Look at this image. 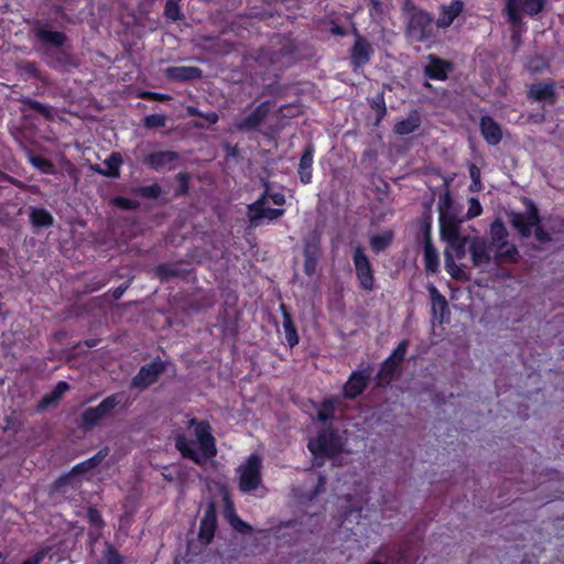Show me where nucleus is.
Segmentation results:
<instances>
[{"label":"nucleus","mask_w":564,"mask_h":564,"mask_svg":"<svg viewBox=\"0 0 564 564\" xmlns=\"http://www.w3.org/2000/svg\"><path fill=\"white\" fill-rule=\"evenodd\" d=\"M187 426L194 430L193 434L196 441L189 440L184 433H178L174 438L175 448L183 458L203 466L217 455L216 438L213 435L212 426L208 421L196 417L189 419Z\"/></svg>","instance_id":"nucleus-1"},{"label":"nucleus","mask_w":564,"mask_h":564,"mask_svg":"<svg viewBox=\"0 0 564 564\" xmlns=\"http://www.w3.org/2000/svg\"><path fill=\"white\" fill-rule=\"evenodd\" d=\"M402 12L406 19L404 35L410 43H435L438 28L432 12L416 6L412 0H404Z\"/></svg>","instance_id":"nucleus-2"},{"label":"nucleus","mask_w":564,"mask_h":564,"mask_svg":"<svg viewBox=\"0 0 564 564\" xmlns=\"http://www.w3.org/2000/svg\"><path fill=\"white\" fill-rule=\"evenodd\" d=\"M307 448L318 467L323 466L325 459H333L340 455L344 449L341 437L333 425L318 430L316 435L308 440Z\"/></svg>","instance_id":"nucleus-3"},{"label":"nucleus","mask_w":564,"mask_h":564,"mask_svg":"<svg viewBox=\"0 0 564 564\" xmlns=\"http://www.w3.org/2000/svg\"><path fill=\"white\" fill-rule=\"evenodd\" d=\"M351 260L358 288L366 292L375 291L377 289V280L373 264L362 245L357 243L352 247Z\"/></svg>","instance_id":"nucleus-4"},{"label":"nucleus","mask_w":564,"mask_h":564,"mask_svg":"<svg viewBox=\"0 0 564 564\" xmlns=\"http://www.w3.org/2000/svg\"><path fill=\"white\" fill-rule=\"evenodd\" d=\"M522 203L525 206V210L523 213L511 212L509 220L522 238H529L532 235L533 227L541 223V215L538 206L531 198L523 197Z\"/></svg>","instance_id":"nucleus-5"},{"label":"nucleus","mask_w":564,"mask_h":564,"mask_svg":"<svg viewBox=\"0 0 564 564\" xmlns=\"http://www.w3.org/2000/svg\"><path fill=\"white\" fill-rule=\"evenodd\" d=\"M122 399L123 395L121 393H112L105 398L97 406L87 408L82 413V427L88 431L99 425L122 402Z\"/></svg>","instance_id":"nucleus-6"},{"label":"nucleus","mask_w":564,"mask_h":564,"mask_svg":"<svg viewBox=\"0 0 564 564\" xmlns=\"http://www.w3.org/2000/svg\"><path fill=\"white\" fill-rule=\"evenodd\" d=\"M373 368L369 362H361L354 370L343 386V397L355 400L361 395L370 384Z\"/></svg>","instance_id":"nucleus-7"},{"label":"nucleus","mask_w":564,"mask_h":564,"mask_svg":"<svg viewBox=\"0 0 564 564\" xmlns=\"http://www.w3.org/2000/svg\"><path fill=\"white\" fill-rule=\"evenodd\" d=\"M262 459L258 454H251L239 470V489L242 492H252L261 485Z\"/></svg>","instance_id":"nucleus-8"},{"label":"nucleus","mask_w":564,"mask_h":564,"mask_svg":"<svg viewBox=\"0 0 564 564\" xmlns=\"http://www.w3.org/2000/svg\"><path fill=\"white\" fill-rule=\"evenodd\" d=\"M166 366L167 362L160 357L141 366L138 373L131 379V388L147 390L165 372Z\"/></svg>","instance_id":"nucleus-9"},{"label":"nucleus","mask_w":564,"mask_h":564,"mask_svg":"<svg viewBox=\"0 0 564 564\" xmlns=\"http://www.w3.org/2000/svg\"><path fill=\"white\" fill-rule=\"evenodd\" d=\"M108 454H109L108 447H104V448L99 449L90 458L76 464L68 474L59 476L54 481V484H53L54 490H61L62 487L66 486L69 482V480L73 476L84 475V474L95 469L96 467H98L102 463V460L108 456Z\"/></svg>","instance_id":"nucleus-10"},{"label":"nucleus","mask_w":564,"mask_h":564,"mask_svg":"<svg viewBox=\"0 0 564 564\" xmlns=\"http://www.w3.org/2000/svg\"><path fill=\"white\" fill-rule=\"evenodd\" d=\"M525 95L531 102H546L550 106H554L558 99L556 83L553 79L527 85Z\"/></svg>","instance_id":"nucleus-11"},{"label":"nucleus","mask_w":564,"mask_h":564,"mask_svg":"<svg viewBox=\"0 0 564 564\" xmlns=\"http://www.w3.org/2000/svg\"><path fill=\"white\" fill-rule=\"evenodd\" d=\"M303 256L304 273L307 276H313L316 273L317 264L322 256L321 237L316 232L310 234L304 239Z\"/></svg>","instance_id":"nucleus-12"},{"label":"nucleus","mask_w":564,"mask_h":564,"mask_svg":"<svg viewBox=\"0 0 564 564\" xmlns=\"http://www.w3.org/2000/svg\"><path fill=\"white\" fill-rule=\"evenodd\" d=\"M426 59L427 64L423 67V74L429 79L444 82L448 78V73L455 68L452 61L441 58L435 54H429Z\"/></svg>","instance_id":"nucleus-13"},{"label":"nucleus","mask_w":564,"mask_h":564,"mask_svg":"<svg viewBox=\"0 0 564 564\" xmlns=\"http://www.w3.org/2000/svg\"><path fill=\"white\" fill-rule=\"evenodd\" d=\"M181 159L176 151L163 150L154 151L145 155L143 163L151 170L162 172L171 171L175 167V163Z\"/></svg>","instance_id":"nucleus-14"},{"label":"nucleus","mask_w":564,"mask_h":564,"mask_svg":"<svg viewBox=\"0 0 564 564\" xmlns=\"http://www.w3.org/2000/svg\"><path fill=\"white\" fill-rule=\"evenodd\" d=\"M272 108L270 100L260 102L250 115L240 119L236 123V128L239 131H253L257 130L267 119Z\"/></svg>","instance_id":"nucleus-15"},{"label":"nucleus","mask_w":564,"mask_h":564,"mask_svg":"<svg viewBox=\"0 0 564 564\" xmlns=\"http://www.w3.org/2000/svg\"><path fill=\"white\" fill-rule=\"evenodd\" d=\"M217 510L214 502H209L199 523L198 539L203 544H209L217 529Z\"/></svg>","instance_id":"nucleus-16"},{"label":"nucleus","mask_w":564,"mask_h":564,"mask_svg":"<svg viewBox=\"0 0 564 564\" xmlns=\"http://www.w3.org/2000/svg\"><path fill=\"white\" fill-rule=\"evenodd\" d=\"M373 54L371 44L357 33L355 43L350 50V65L354 72L369 63Z\"/></svg>","instance_id":"nucleus-17"},{"label":"nucleus","mask_w":564,"mask_h":564,"mask_svg":"<svg viewBox=\"0 0 564 564\" xmlns=\"http://www.w3.org/2000/svg\"><path fill=\"white\" fill-rule=\"evenodd\" d=\"M32 32L35 39L44 46L59 48L65 45L67 36L62 31H53L36 21L33 25Z\"/></svg>","instance_id":"nucleus-18"},{"label":"nucleus","mask_w":564,"mask_h":564,"mask_svg":"<svg viewBox=\"0 0 564 564\" xmlns=\"http://www.w3.org/2000/svg\"><path fill=\"white\" fill-rule=\"evenodd\" d=\"M163 73L167 80L174 83H185L203 78V70L197 66H169Z\"/></svg>","instance_id":"nucleus-19"},{"label":"nucleus","mask_w":564,"mask_h":564,"mask_svg":"<svg viewBox=\"0 0 564 564\" xmlns=\"http://www.w3.org/2000/svg\"><path fill=\"white\" fill-rule=\"evenodd\" d=\"M479 130L484 140L489 145H498L503 138L501 126L489 115L481 116L479 120Z\"/></svg>","instance_id":"nucleus-20"},{"label":"nucleus","mask_w":564,"mask_h":564,"mask_svg":"<svg viewBox=\"0 0 564 564\" xmlns=\"http://www.w3.org/2000/svg\"><path fill=\"white\" fill-rule=\"evenodd\" d=\"M464 2L462 0H452L448 6L440 7V14L436 22L438 29H447L464 11Z\"/></svg>","instance_id":"nucleus-21"},{"label":"nucleus","mask_w":564,"mask_h":564,"mask_svg":"<svg viewBox=\"0 0 564 564\" xmlns=\"http://www.w3.org/2000/svg\"><path fill=\"white\" fill-rule=\"evenodd\" d=\"M315 153V147L312 142H308L300 158L297 165V174L302 184H310L313 180V158Z\"/></svg>","instance_id":"nucleus-22"},{"label":"nucleus","mask_w":564,"mask_h":564,"mask_svg":"<svg viewBox=\"0 0 564 564\" xmlns=\"http://www.w3.org/2000/svg\"><path fill=\"white\" fill-rule=\"evenodd\" d=\"M432 300V315L438 324H443L445 317L449 315L448 303L446 297L433 284L429 288Z\"/></svg>","instance_id":"nucleus-23"},{"label":"nucleus","mask_w":564,"mask_h":564,"mask_svg":"<svg viewBox=\"0 0 564 564\" xmlns=\"http://www.w3.org/2000/svg\"><path fill=\"white\" fill-rule=\"evenodd\" d=\"M399 364H395L390 359L386 358L380 364L379 370L375 377V386L377 388L388 387L399 372Z\"/></svg>","instance_id":"nucleus-24"},{"label":"nucleus","mask_w":564,"mask_h":564,"mask_svg":"<svg viewBox=\"0 0 564 564\" xmlns=\"http://www.w3.org/2000/svg\"><path fill=\"white\" fill-rule=\"evenodd\" d=\"M280 311L282 314V325L286 344L289 345L290 348H293L299 344L300 340L297 328L293 321L292 314L290 313L288 306L284 303L280 305Z\"/></svg>","instance_id":"nucleus-25"},{"label":"nucleus","mask_w":564,"mask_h":564,"mask_svg":"<svg viewBox=\"0 0 564 564\" xmlns=\"http://www.w3.org/2000/svg\"><path fill=\"white\" fill-rule=\"evenodd\" d=\"M471 261L475 267L488 264L491 260L489 248L485 239L474 238L469 245Z\"/></svg>","instance_id":"nucleus-26"},{"label":"nucleus","mask_w":564,"mask_h":564,"mask_svg":"<svg viewBox=\"0 0 564 564\" xmlns=\"http://www.w3.org/2000/svg\"><path fill=\"white\" fill-rule=\"evenodd\" d=\"M154 273L161 282H166L172 278L186 279L191 270L182 269L177 264L160 263L155 267Z\"/></svg>","instance_id":"nucleus-27"},{"label":"nucleus","mask_w":564,"mask_h":564,"mask_svg":"<svg viewBox=\"0 0 564 564\" xmlns=\"http://www.w3.org/2000/svg\"><path fill=\"white\" fill-rule=\"evenodd\" d=\"M440 231L442 239L448 241L460 236L459 221L454 215H440Z\"/></svg>","instance_id":"nucleus-28"},{"label":"nucleus","mask_w":564,"mask_h":564,"mask_svg":"<svg viewBox=\"0 0 564 564\" xmlns=\"http://www.w3.org/2000/svg\"><path fill=\"white\" fill-rule=\"evenodd\" d=\"M421 126V117L416 110L410 112L406 119L397 122L393 132L399 135H408L413 133Z\"/></svg>","instance_id":"nucleus-29"},{"label":"nucleus","mask_w":564,"mask_h":564,"mask_svg":"<svg viewBox=\"0 0 564 564\" xmlns=\"http://www.w3.org/2000/svg\"><path fill=\"white\" fill-rule=\"evenodd\" d=\"M508 230L500 219L491 223L489 236L495 248H505L507 246Z\"/></svg>","instance_id":"nucleus-30"},{"label":"nucleus","mask_w":564,"mask_h":564,"mask_svg":"<svg viewBox=\"0 0 564 564\" xmlns=\"http://www.w3.org/2000/svg\"><path fill=\"white\" fill-rule=\"evenodd\" d=\"M20 102L22 105L21 111L25 113L26 111H34L41 116H43L45 119L50 120L52 119V108L47 105H44L35 99H32L30 97H21Z\"/></svg>","instance_id":"nucleus-31"},{"label":"nucleus","mask_w":564,"mask_h":564,"mask_svg":"<svg viewBox=\"0 0 564 564\" xmlns=\"http://www.w3.org/2000/svg\"><path fill=\"white\" fill-rule=\"evenodd\" d=\"M122 158L121 154L118 152H112L105 161L104 164L106 165L105 170H98V173L111 177V178H118L120 176V166L122 165Z\"/></svg>","instance_id":"nucleus-32"},{"label":"nucleus","mask_w":564,"mask_h":564,"mask_svg":"<svg viewBox=\"0 0 564 564\" xmlns=\"http://www.w3.org/2000/svg\"><path fill=\"white\" fill-rule=\"evenodd\" d=\"M424 264L429 273L434 274L440 271L438 252L432 241L424 242Z\"/></svg>","instance_id":"nucleus-33"},{"label":"nucleus","mask_w":564,"mask_h":564,"mask_svg":"<svg viewBox=\"0 0 564 564\" xmlns=\"http://www.w3.org/2000/svg\"><path fill=\"white\" fill-rule=\"evenodd\" d=\"M30 221L34 227L48 228L53 225L54 218L45 208L32 207L30 210Z\"/></svg>","instance_id":"nucleus-34"},{"label":"nucleus","mask_w":564,"mask_h":564,"mask_svg":"<svg viewBox=\"0 0 564 564\" xmlns=\"http://www.w3.org/2000/svg\"><path fill=\"white\" fill-rule=\"evenodd\" d=\"M336 405V398L324 399L318 406L316 419L323 423L333 421L335 417Z\"/></svg>","instance_id":"nucleus-35"},{"label":"nucleus","mask_w":564,"mask_h":564,"mask_svg":"<svg viewBox=\"0 0 564 564\" xmlns=\"http://www.w3.org/2000/svg\"><path fill=\"white\" fill-rule=\"evenodd\" d=\"M393 241V232L387 230L382 234H377L370 237L369 245L375 253H380L388 249Z\"/></svg>","instance_id":"nucleus-36"},{"label":"nucleus","mask_w":564,"mask_h":564,"mask_svg":"<svg viewBox=\"0 0 564 564\" xmlns=\"http://www.w3.org/2000/svg\"><path fill=\"white\" fill-rule=\"evenodd\" d=\"M496 260L498 262L517 263L519 261L520 254L518 248L514 245H510L508 241L505 248H496Z\"/></svg>","instance_id":"nucleus-37"},{"label":"nucleus","mask_w":564,"mask_h":564,"mask_svg":"<svg viewBox=\"0 0 564 564\" xmlns=\"http://www.w3.org/2000/svg\"><path fill=\"white\" fill-rule=\"evenodd\" d=\"M182 0H166L164 6V17L173 22L181 21L185 18L181 9Z\"/></svg>","instance_id":"nucleus-38"},{"label":"nucleus","mask_w":564,"mask_h":564,"mask_svg":"<svg viewBox=\"0 0 564 564\" xmlns=\"http://www.w3.org/2000/svg\"><path fill=\"white\" fill-rule=\"evenodd\" d=\"M123 556L110 543H106L100 560L97 564H123Z\"/></svg>","instance_id":"nucleus-39"},{"label":"nucleus","mask_w":564,"mask_h":564,"mask_svg":"<svg viewBox=\"0 0 564 564\" xmlns=\"http://www.w3.org/2000/svg\"><path fill=\"white\" fill-rule=\"evenodd\" d=\"M177 187L174 191L175 197H184L189 193L191 174L188 172H180L175 175Z\"/></svg>","instance_id":"nucleus-40"},{"label":"nucleus","mask_w":564,"mask_h":564,"mask_svg":"<svg viewBox=\"0 0 564 564\" xmlns=\"http://www.w3.org/2000/svg\"><path fill=\"white\" fill-rule=\"evenodd\" d=\"M133 192L140 197L156 199L160 197L162 188L158 183H153L151 185L138 186Z\"/></svg>","instance_id":"nucleus-41"},{"label":"nucleus","mask_w":564,"mask_h":564,"mask_svg":"<svg viewBox=\"0 0 564 564\" xmlns=\"http://www.w3.org/2000/svg\"><path fill=\"white\" fill-rule=\"evenodd\" d=\"M445 270L455 280H464L466 278L464 271L455 263L451 252L445 251Z\"/></svg>","instance_id":"nucleus-42"},{"label":"nucleus","mask_w":564,"mask_h":564,"mask_svg":"<svg viewBox=\"0 0 564 564\" xmlns=\"http://www.w3.org/2000/svg\"><path fill=\"white\" fill-rule=\"evenodd\" d=\"M449 248L455 252L457 259H463L466 254V245L468 242V237L458 236L447 241Z\"/></svg>","instance_id":"nucleus-43"},{"label":"nucleus","mask_w":564,"mask_h":564,"mask_svg":"<svg viewBox=\"0 0 564 564\" xmlns=\"http://www.w3.org/2000/svg\"><path fill=\"white\" fill-rule=\"evenodd\" d=\"M409 348V340H401L398 346L393 349V351L387 357L391 361L401 365L404 359Z\"/></svg>","instance_id":"nucleus-44"},{"label":"nucleus","mask_w":564,"mask_h":564,"mask_svg":"<svg viewBox=\"0 0 564 564\" xmlns=\"http://www.w3.org/2000/svg\"><path fill=\"white\" fill-rule=\"evenodd\" d=\"M421 232L423 236V243L425 241H432L431 230H432V213L427 209L420 219Z\"/></svg>","instance_id":"nucleus-45"},{"label":"nucleus","mask_w":564,"mask_h":564,"mask_svg":"<svg viewBox=\"0 0 564 564\" xmlns=\"http://www.w3.org/2000/svg\"><path fill=\"white\" fill-rule=\"evenodd\" d=\"M247 216L250 225L257 227L260 225V220L264 218V207H259L251 203L247 206Z\"/></svg>","instance_id":"nucleus-46"},{"label":"nucleus","mask_w":564,"mask_h":564,"mask_svg":"<svg viewBox=\"0 0 564 564\" xmlns=\"http://www.w3.org/2000/svg\"><path fill=\"white\" fill-rule=\"evenodd\" d=\"M546 4V0H524L523 1V11L530 15L534 17L541 13Z\"/></svg>","instance_id":"nucleus-47"},{"label":"nucleus","mask_w":564,"mask_h":564,"mask_svg":"<svg viewBox=\"0 0 564 564\" xmlns=\"http://www.w3.org/2000/svg\"><path fill=\"white\" fill-rule=\"evenodd\" d=\"M111 204L122 210H135L140 206L138 200L123 196L113 197Z\"/></svg>","instance_id":"nucleus-48"},{"label":"nucleus","mask_w":564,"mask_h":564,"mask_svg":"<svg viewBox=\"0 0 564 564\" xmlns=\"http://www.w3.org/2000/svg\"><path fill=\"white\" fill-rule=\"evenodd\" d=\"M166 118L163 115L152 113L148 115L143 119V126L147 129L162 128L165 126Z\"/></svg>","instance_id":"nucleus-49"},{"label":"nucleus","mask_w":564,"mask_h":564,"mask_svg":"<svg viewBox=\"0 0 564 564\" xmlns=\"http://www.w3.org/2000/svg\"><path fill=\"white\" fill-rule=\"evenodd\" d=\"M87 520L90 527L101 530L105 525V521L99 510L95 507H89L87 510Z\"/></svg>","instance_id":"nucleus-50"},{"label":"nucleus","mask_w":564,"mask_h":564,"mask_svg":"<svg viewBox=\"0 0 564 564\" xmlns=\"http://www.w3.org/2000/svg\"><path fill=\"white\" fill-rule=\"evenodd\" d=\"M371 108L373 110H376V112H377L376 123H379L380 121H382V119L387 115V106H386L383 95H380L372 100Z\"/></svg>","instance_id":"nucleus-51"},{"label":"nucleus","mask_w":564,"mask_h":564,"mask_svg":"<svg viewBox=\"0 0 564 564\" xmlns=\"http://www.w3.org/2000/svg\"><path fill=\"white\" fill-rule=\"evenodd\" d=\"M231 527L242 534H251L253 532V528L248 522L243 521L239 516L234 517Z\"/></svg>","instance_id":"nucleus-52"},{"label":"nucleus","mask_w":564,"mask_h":564,"mask_svg":"<svg viewBox=\"0 0 564 564\" xmlns=\"http://www.w3.org/2000/svg\"><path fill=\"white\" fill-rule=\"evenodd\" d=\"M534 229V237L539 242L547 243L552 240L551 235L544 229L542 226V221L533 227Z\"/></svg>","instance_id":"nucleus-53"},{"label":"nucleus","mask_w":564,"mask_h":564,"mask_svg":"<svg viewBox=\"0 0 564 564\" xmlns=\"http://www.w3.org/2000/svg\"><path fill=\"white\" fill-rule=\"evenodd\" d=\"M47 555L46 549L36 551L33 555L29 556L21 564H41Z\"/></svg>","instance_id":"nucleus-54"},{"label":"nucleus","mask_w":564,"mask_h":564,"mask_svg":"<svg viewBox=\"0 0 564 564\" xmlns=\"http://www.w3.org/2000/svg\"><path fill=\"white\" fill-rule=\"evenodd\" d=\"M451 205H452L451 193L448 189H446L445 193L440 197V200H438L440 215L446 214V210L451 207Z\"/></svg>","instance_id":"nucleus-55"},{"label":"nucleus","mask_w":564,"mask_h":564,"mask_svg":"<svg viewBox=\"0 0 564 564\" xmlns=\"http://www.w3.org/2000/svg\"><path fill=\"white\" fill-rule=\"evenodd\" d=\"M32 163L34 166L41 169L44 172H48L53 169V163L48 159L43 156H34L32 159Z\"/></svg>","instance_id":"nucleus-56"},{"label":"nucleus","mask_w":564,"mask_h":564,"mask_svg":"<svg viewBox=\"0 0 564 564\" xmlns=\"http://www.w3.org/2000/svg\"><path fill=\"white\" fill-rule=\"evenodd\" d=\"M481 213H482V207H481V204L479 203V200L477 198H470L467 216L469 218H474V217L479 216Z\"/></svg>","instance_id":"nucleus-57"},{"label":"nucleus","mask_w":564,"mask_h":564,"mask_svg":"<svg viewBox=\"0 0 564 564\" xmlns=\"http://www.w3.org/2000/svg\"><path fill=\"white\" fill-rule=\"evenodd\" d=\"M57 62L61 66H77V63L74 59V56L68 52H61Z\"/></svg>","instance_id":"nucleus-58"},{"label":"nucleus","mask_w":564,"mask_h":564,"mask_svg":"<svg viewBox=\"0 0 564 564\" xmlns=\"http://www.w3.org/2000/svg\"><path fill=\"white\" fill-rule=\"evenodd\" d=\"M469 177L473 182V187L477 188L480 186V170L477 165L470 164L469 165Z\"/></svg>","instance_id":"nucleus-59"},{"label":"nucleus","mask_w":564,"mask_h":564,"mask_svg":"<svg viewBox=\"0 0 564 564\" xmlns=\"http://www.w3.org/2000/svg\"><path fill=\"white\" fill-rule=\"evenodd\" d=\"M284 212H285L284 209H280V208H265L264 207V218H267L271 221L276 220L284 215Z\"/></svg>","instance_id":"nucleus-60"},{"label":"nucleus","mask_w":564,"mask_h":564,"mask_svg":"<svg viewBox=\"0 0 564 564\" xmlns=\"http://www.w3.org/2000/svg\"><path fill=\"white\" fill-rule=\"evenodd\" d=\"M68 390L69 384L66 381H58L51 392L61 400L64 393Z\"/></svg>","instance_id":"nucleus-61"},{"label":"nucleus","mask_w":564,"mask_h":564,"mask_svg":"<svg viewBox=\"0 0 564 564\" xmlns=\"http://www.w3.org/2000/svg\"><path fill=\"white\" fill-rule=\"evenodd\" d=\"M269 198L276 206H282L285 204V195L281 192H275V193L269 192Z\"/></svg>","instance_id":"nucleus-62"},{"label":"nucleus","mask_w":564,"mask_h":564,"mask_svg":"<svg viewBox=\"0 0 564 564\" xmlns=\"http://www.w3.org/2000/svg\"><path fill=\"white\" fill-rule=\"evenodd\" d=\"M58 400L59 399L56 395H54V393L50 392L48 394H45L43 397V399L41 400L40 408H42V409L46 408V406H48L51 404H54V403L58 402Z\"/></svg>","instance_id":"nucleus-63"},{"label":"nucleus","mask_w":564,"mask_h":564,"mask_svg":"<svg viewBox=\"0 0 564 564\" xmlns=\"http://www.w3.org/2000/svg\"><path fill=\"white\" fill-rule=\"evenodd\" d=\"M58 400L59 399L56 395H54V393L50 392L48 394H45L43 397V399L41 400L40 408H42V409L46 408V406H48L51 404H54V403L58 402Z\"/></svg>","instance_id":"nucleus-64"}]
</instances>
